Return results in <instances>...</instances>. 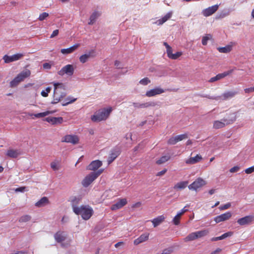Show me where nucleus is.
Returning <instances> with one entry per match:
<instances>
[{
	"instance_id": "37",
	"label": "nucleus",
	"mask_w": 254,
	"mask_h": 254,
	"mask_svg": "<svg viewBox=\"0 0 254 254\" xmlns=\"http://www.w3.org/2000/svg\"><path fill=\"white\" fill-rule=\"evenodd\" d=\"M196 239V235L195 232H192L188 235L184 239V240L186 242L189 241H192Z\"/></svg>"
},
{
	"instance_id": "23",
	"label": "nucleus",
	"mask_w": 254,
	"mask_h": 254,
	"mask_svg": "<svg viewBox=\"0 0 254 254\" xmlns=\"http://www.w3.org/2000/svg\"><path fill=\"white\" fill-rule=\"evenodd\" d=\"M30 70L29 69H25L21 71L16 76L17 78H18L19 80L21 82L23 81L26 78H27L29 76H30Z\"/></svg>"
},
{
	"instance_id": "45",
	"label": "nucleus",
	"mask_w": 254,
	"mask_h": 254,
	"mask_svg": "<svg viewBox=\"0 0 254 254\" xmlns=\"http://www.w3.org/2000/svg\"><path fill=\"white\" fill-rule=\"evenodd\" d=\"M176 136L178 142L179 141L183 140V139H187L188 137V134L187 133L178 135H176Z\"/></svg>"
},
{
	"instance_id": "16",
	"label": "nucleus",
	"mask_w": 254,
	"mask_h": 254,
	"mask_svg": "<svg viewBox=\"0 0 254 254\" xmlns=\"http://www.w3.org/2000/svg\"><path fill=\"white\" fill-rule=\"evenodd\" d=\"M164 92V90L160 88L156 87L155 88L151 89L149 91H147L146 92L145 95L147 97H152L156 95L161 94Z\"/></svg>"
},
{
	"instance_id": "43",
	"label": "nucleus",
	"mask_w": 254,
	"mask_h": 254,
	"mask_svg": "<svg viewBox=\"0 0 254 254\" xmlns=\"http://www.w3.org/2000/svg\"><path fill=\"white\" fill-rule=\"evenodd\" d=\"M211 38V35L210 34H207L206 36L202 37V44L203 45H206L208 40Z\"/></svg>"
},
{
	"instance_id": "9",
	"label": "nucleus",
	"mask_w": 254,
	"mask_h": 254,
	"mask_svg": "<svg viewBox=\"0 0 254 254\" xmlns=\"http://www.w3.org/2000/svg\"><path fill=\"white\" fill-rule=\"evenodd\" d=\"M79 141V139L77 135L71 134L65 135L62 139V142L70 143L72 144H78Z\"/></svg>"
},
{
	"instance_id": "60",
	"label": "nucleus",
	"mask_w": 254,
	"mask_h": 254,
	"mask_svg": "<svg viewBox=\"0 0 254 254\" xmlns=\"http://www.w3.org/2000/svg\"><path fill=\"white\" fill-rule=\"evenodd\" d=\"M43 67L44 69H49L51 67V65L50 64L46 63L43 64Z\"/></svg>"
},
{
	"instance_id": "34",
	"label": "nucleus",
	"mask_w": 254,
	"mask_h": 254,
	"mask_svg": "<svg viewBox=\"0 0 254 254\" xmlns=\"http://www.w3.org/2000/svg\"><path fill=\"white\" fill-rule=\"evenodd\" d=\"M209 233L207 230H203L195 232L196 239L200 238L206 236Z\"/></svg>"
},
{
	"instance_id": "39",
	"label": "nucleus",
	"mask_w": 254,
	"mask_h": 254,
	"mask_svg": "<svg viewBox=\"0 0 254 254\" xmlns=\"http://www.w3.org/2000/svg\"><path fill=\"white\" fill-rule=\"evenodd\" d=\"M21 81L19 80L18 78H17V76H16L10 82V86L11 87H14L16 86Z\"/></svg>"
},
{
	"instance_id": "32",
	"label": "nucleus",
	"mask_w": 254,
	"mask_h": 254,
	"mask_svg": "<svg viewBox=\"0 0 254 254\" xmlns=\"http://www.w3.org/2000/svg\"><path fill=\"white\" fill-rule=\"evenodd\" d=\"M100 15V12L94 11L90 17V21L88 22L89 25H92L95 22L96 19Z\"/></svg>"
},
{
	"instance_id": "49",
	"label": "nucleus",
	"mask_w": 254,
	"mask_h": 254,
	"mask_svg": "<svg viewBox=\"0 0 254 254\" xmlns=\"http://www.w3.org/2000/svg\"><path fill=\"white\" fill-rule=\"evenodd\" d=\"M233 235V232H228L227 233H225L222 235L221 236L219 237V240H223L226 238H227L228 237H230Z\"/></svg>"
},
{
	"instance_id": "53",
	"label": "nucleus",
	"mask_w": 254,
	"mask_h": 254,
	"mask_svg": "<svg viewBox=\"0 0 254 254\" xmlns=\"http://www.w3.org/2000/svg\"><path fill=\"white\" fill-rule=\"evenodd\" d=\"M245 172L246 174H248L252 173L253 172H254V166H252V167H251L250 168L246 169L245 170Z\"/></svg>"
},
{
	"instance_id": "50",
	"label": "nucleus",
	"mask_w": 254,
	"mask_h": 254,
	"mask_svg": "<svg viewBox=\"0 0 254 254\" xmlns=\"http://www.w3.org/2000/svg\"><path fill=\"white\" fill-rule=\"evenodd\" d=\"M150 82V80L149 79L148 77H145L142 79H141L139 81L140 84L146 85Z\"/></svg>"
},
{
	"instance_id": "11",
	"label": "nucleus",
	"mask_w": 254,
	"mask_h": 254,
	"mask_svg": "<svg viewBox=\"0 0 254 254\" xmlns=\"http://www.w3.org/2000/svg\"><path fill=\"white\" fill-rule=\"evenodd\" d=\"M127 203V201L126 198H120L116 203L112 205L111 206V209L112 210L119 209L126 205Z\"/></svg>"
},
{
	"instance_id": "33",
	"label": "nucleus",
	"mask_w": 254,
	"mask_h": 254,
	"mask_svg": "<svg viewBox=\"0 0 254 254\" xmlns=\"http://www.w3.org/2000/svg\"><path fill=\"white\" fill-rule=\"evenodd\" d=\"M188 181H183L178 183L176 184L174 187V189H185L188 185Z\"/></svg>"
},
{
	"instance_id": "6",
	"label": "nucleus",
	"mask_w": 254,
	"mask_h": 254,
	"mask_svg": "<svg viewBox=\"0 0 254 254\" xmlns=\"http://www.w3.org/2000/svg\"><path fill=\"white\" fill-rule=\"evenodd\" d=\"M206 182L201 178H198L188 187L190 190H196L206 185Z\"/></svg>"
},
{
	"instance_id": "54",
	"label": "nucleus",
	"mask_w": 254,
	"mask_h": 254,
	"mask_svg": "<svg viewBox=\"0 0 254 254\" xmlns=\"http://www.w3.org/2000/svg\"><path fill=\"white\" fill-rule=\"evenodd\" d=\"M141 205H142V203L140 201H138V202H137L135 203L134 204H133L131 206V208H139L141 206Z\"/></svg>"
},
{
	"instance_id": "62",
	"label": "nucleus",
	"mask_w": 254,
	"mask_h": 254,
	"mask_svg": "<svg viewBox=\"0 0 254 254\" xmlns=\"http://www.w3.org/2000/svg\"><path fill=\"white\" fill-rule=\"evenodd\" d=\"M10 254H27V253L24 252H22V251H20V252L14 251Z\"/></svg>"
},
{
	"instance_id": "36",
	"label": "nucleus",
	"mask_w": 254,
	"mask_h": 254,
	"mask_svg": "<svg viewBox=\"0 0 254 254\" xmlns=\"http://www.w3.org/2000/svg\"><path fill=\"white\" fill-rule=\"evenodd\" d=\"M156 105V103L154 102H146L145 103L139 104L138 105V108H148L149 107H154Z\"/></svg>"
},
{
	"instance_id": "15",
	"label": "nucleus",
	"mask_w": 254,
	"mask_h": 254,
	"mask_svg": "<svg viewBox=\"0 0 254 254\" xmlns=\"http://www.w3.org/2000/svg\"><path fill=\"white\" fill-rule=\"evenodd\" d=\"M254 220V216L248 215L240 218L238 220L237 222L240 225H245L249 224Z\"/></svg>"
},
{
	"instance_id": "41",
	"label": "nucleus",
	"mask_w": 254,
	"mask_h": 254,
	"mask_svg": "<svg viewBox=\"0 0 254 254\" xmlns=\"http://www.w3.org/2000/svg\"><path fill=\"white\" fill-rule=\"evenodd\" d=\"M178 142L176 136L170 137L167 141V144L169 145H175Z\"/></svg>"
},
{
	"instance_id": "26",
	"label": "nucleus",
	"mask_w": 254,
	"mask_h": 254,
	"mask_svg": "<svg viewBox=\"0 0 254 254\" xmlns=\"http://www.w3.org/2000/svg\"><path fill=\"white\" fill-rule=\"evenodd\" d=\"M172 16V13L169 12L167 13L162 18L158 19L156 22V23L159 25H162L165 22H166L168 20H169Z\"/></svg>"
},
{
	"instance_id": "57",
	"label": "nucleus",
	"mask_w": 254,
	"mask_h": 254,
	"mask_svg": "<svg viewBox=\"0 0 254 254\" xmlns=\"http://www.w3.org/2000/svg\"><path fill=\"white\" fill-rule=\"evenodd\" d=\"M240 169L238 166H234L230 169V172L231 173H235L238 172Z\"/></svg>"
},
{
	"instance_id": "40",
	"label": "nucleus",
	"mask_w": 254,
	"mask_h": 254,
	"mask_svg": "<svg viewBox=\"0 0 254 254\" xmlns=\"http://www.w3.org/2000/svg\"><path fill=\"white\" fill-rule=\"evenodd\" d=\"M51 167L54 171L58 170L60 168L59 162L53 161L51 163Z\"/></svg>"
},
{
	"instance_id": "2",
	"label": "nucleus",
	"mask_w": 254,
	"mask_h": 254,
	"mask_svg": "<svg viewBox=\"0 0 254 254\" xmlns=\"http://www.w3.org/2000/svg\"><path fill=\"white\" fill-rule=\"evenodd\" d=\"M54 90L53 104L58 103L65 96V86L62 83H54Z\"/></svg>"
},
{
	"instance_id": "51",
	"label": "nucleus",
	"mask_w": 254,
	"mask_h": 254,
	"mask_svg": "<svg viewBox=\"0 0 254 254\" xmlns=\"http://www.w3.org/2000/svg\"><path fill=\"white\" fill-rule=\"evenodd\" d=\"M80 199L76 198L74 197L72 200H71V205L72 208H73V206H77V204H78L79 202Z\"/></svg>"
},
{
	"instance_id": "63",
	"label": "nucleus",
	"mask_w": 254,
	"mask_h": 254,
	"mask_svg": "<svg viewBox=\"0 0 254 254\" xmlns=\"http://www.w3.org/2000/svg\"><path fill=\"white\" fill-rule=\"evenodd\" d=\"M25 189V187H20V188L16 189L15 190V191L22 192Z\"/></svg>"
},
{
	"instance_id": "48",
	"label": "nucleus",
	"mask_w": 254,
	"mask_h": 254,
	"mask_svg": "<svg viewBox=\"0 0 254 254\" xmlns=\"http://www.w3.org/2000/svg\"><path fill=\"white\" fill-rule=\"evenodd\" d=\"M51 88L50 87H47L46 90L42 91L41 94L43 97H46L48 96V93L50 92Z\"/></svg>"
},
{
	"instance_id": "47",
	"label": "nucleus",
	"mask_w": 254,
	"mask_h": 254,
	"mask_svg": "<svg viewBox=\"0 0 254 254\" xmlns=\"http://www.w3.org/2000/svg\"><path fill=\"white\" fill-rule=\"evenodd\" d=\"M76 98L71 99L70 97H68V98L65 99V100L64 101V102L63 105L64 106L67 105H68L69 104H70V103H72L74 102L75 101H76Z\"/></svg>"
},
{
	"instance_id": "38",
	"label": "nucleus",
	"mask_w": 254,
	"mask_h": 254,
	"mask_svg": "<svg viewBox=\"0 0 254 254\" xmlns=\"http://www.w3.org/2000/svg\"><path fill=\"white\" fill-rule=\"evenodd\" d=\"M170 159V157L169 156H162L159 159L156 161V164L158 165L162 164Z\"/></svg>"
},
{
	"instance_id": "31",
	"label": "nucleus",
	"mask_w": 254,
	"mask_h": 254,
	"mask_svg": "<svg viewBox=\"0 0 254 254\" xmlns=\"http://www.w3.org/2000/svg\"><path fill=\"white\" fill-rule=\"evenodd\" d=\"M232 45H228L224 47H218L217 50L221 53H228L232 51Z\"/></svg>"
},
{
	"instance_id": "22",
	"label": "nucleus",
	"mask_w": 254,
	"mask_h": 254,
	"mask_svg": "<svg viewBox=\"0 0 254 254\" xmlns=\"http://www.w3.org/2000/svg\"><path fill=\"white\" fill-rule=\"evenodd\" d=\"M202 159V157L200 155L197 154L195 157H190L186 160L185 162L187 164H194L200 161Z\"/></svg>"
},
{
	"instance_id": "42",
	"label": "nucleus",
	"mask_w": 254,
	"mask_h": 254,
	"mask_svg": "<svg viewBox=\"0 0 254 254\" xmlns=\"http://www.w3.org/2000/svg\"><path fill=\"white\" fill-rule=\"evenodd\" d=\"M31 216L28 215H25L21 216L19 219V222H26L30 220Z\"/></svg>"
},
{
	"instance_id": "44",
	"label": "nucleus",
	"mask_w": 254,
	"mask_h": 254,
	"mask_svg": "<svg viewBox=\"0 0 254 254\" xmlns=\"http://www.w3.org/2000/svg\"><path fill=\"white\" fill-rule=\"evenodd\" d=\"M182 215L180 214L179 213H178V214L174 217L173 219V223L175 225H178L180 223V219Z\"/></svg>"
},
{
	"instance_id": "61",
	"label": "nucleus",
	"mask_w": 254,
	"mask_h": 254,
	"mask_svg": "<svg viewBox=\"0 0 254 254\" xmlns=\"http://www.w3.org/2000/svg\"><path fill=\"white\" fill-rule=\"evenodd\" d=\"M217 80H219V79H218V77H217V75H216L215 76L211 77L209 80V82H215V81H217Z\"/></svg>"
},
{
	"instance_id": "35",
	"label": "nucleus",
	"mask_w": 254,
	"mask_h": 254,
	"mask_svg": "<svg viewBox=\"0 0 254 254\" xmlns=\"http://www.w3.org/2000/svg\"><path fill=\"white\" fill-rule=\"evenodd\" d=\"M233 69H231L227 71H225L223 73H219L217 74V77H218L219 80L225 77L226 76L231 74L233 72Z\"/></svg>"
},
{
	"instance_id": "13",
	"label": "nucleus",
	"mask_w": 254,
	"mask_h": 254,
	"mask_svg": "<svg viewBox=\"0 0 254 254\" xmlns=\"http://www.w3.org/2000/svg\"><path fill=\"white\" fill-rule=\"evenodd\" d=\"M102 165V161L96 160L92 161L90 164L87 167L86 169L91 171H95L98 170Z\"/></svg>"
},
{
	"instance_id": "14",
	"label": "nucleus",
	"mask_w": 254,
	"mask_h": 254,
	"mask_svg": "<svg viewBox=\"0 0 254 254\" xmlns=\"http://www.w3.org/2000/svg\"><path fill=\"white\" fill-rule=\"evenodd\" d=\"M121 153V149L117 147L113 149L108 157V164L111 163Z\"/></svg>"
},
{
	"instance_id": "30",
	"label": "nucleus",
	"mask_w": 254,
	"mask_h": 254,
	"mask_svg": "<svg viewBox=\"0 0 254 254\" xmlns=\"http://www.w3.org/2000/svg\"><path fill=\"white\" fill-rule=\"evenodd\" d=\"M167 56L169 59L172 60H176L181 57L183 53L182 52H177L175 54H173V50L170 51L167 54Z\"/></svg>"
},
{
	"instance_id": "19",
	"label": "nucleus",
	"mask_w": 254,
	"mask_h": 254,
	"mask_svg": "<svg viewBox=\"0 0 254 254\" xmlns=\"http://www.w3.org/2000/svg\"><path fill=\"white\" fill-rule=\"evenodd\" d=\"M22 152L19 149H9L7 151L6 156L10 158H15L20 155Z\"/></svg>"
},
{
	"instance_id": "56",
	"label": "nucleus",
	"mask_w": 254,
	"mask_h": 254,
	"mask_svg": "<svg viewBox=\"0 0 254 254\" xmlns=\"http://www.w3.org/2000/svg\"><path fill=\"white\" fill-rule=\"evenodd\" d=\"M244 91L246 93H250L254 92V86L250 88H247L244 89Z\"/></svg>"
},
{
	"instance_id": "64",
	"label": "nucleus",
	"mask_w": 254,
	"mask_h": 254,
	"mask_svg": "<svg viewBox=\"0 0 254 254\" xmlns=\"http://www.w3.org/2000/svg\"><path fill=\"white\" fill-rule=\"evenodd\" d=\"M171 250L168 249H165L163 251L162 254H168L171 253Z\"/></svg>"
},
{
	"instance_id": "46",
	"label": "nucleus",
	"mask_w": 254,
	"mask_h": 254,
	"mask_svg": "<svg viewBox=\"0 0 254 254\" xmlns=\"http://www.w3.org/2000/svg\"><path fill=\"white\" fill-rule=\"evenodd\" d=\"M49 13L47 12H43L39 15L38 20L40 21H43L49 16Z\"/></svg>"
},
{
	"instance_id": "18",
	"label": "nucleus",
	"mask_w": 254,
	"mask_h": 254,
	"mask_svg": "<svg viewBox=\"0 0 254 254\" xmlns=\"http://www.w3.org/2000/svg\"><path fill=\"white\" fill-rule=\"evenodd\" d=\"M149 234L146 233L141 235L138 238L135 239L133 241L134 245H138L140 243L144 242L148 240Z\"/></svg>"
},
{
	"instance_id": "7",
	"label": "nucleus",
	"mask_w": 254,
	"mask_h": 254,
	"mask_svg": "<svg viewBox=\"0 0 254 254\" xmlns=\"http://www.w3.org/2000/svg\"><path fill=\"white\" fill-rule=\"evenodd\" d=\"M74 67L72 64H67L62 68V69L58 71V74L61 76H63L64 74L69 76H71L74 73Z\"/></svg>"
},
{
	"instance_id": "28",
	"label": "nucleus",
	"mask_w": 254,
	"mask_h": 254,
	"mask_svg": "<svg viewBox=\"0 0 254 254\" xmlns=\"http://www.w3.org/2000/svg\"><path fill=\"white\" fill-rule=\"evenodd\" d=\"M94 53V50H91L89 52L88 54H85L81 55L79 57L80 62L82 64L86 63L88 60L89 58L92 56V54Z\"/></svg>"
},
{
	"instance_id": "20",
	"label": "nucleus",
	"mask_w": 254,
	"mask_h": 254,
	"mask_svg": "<svg viewBox=\"0 0 254 254\" xmlns=\"http://www.w3.org/2000/svg\"><path fill=\"white\" fill-rule=\"evenodd\" d=\"M45 120L52 125L61 124L63 122L62 117H47Z\"/></svg>"
},
{
	"instance_id": "24",
	"label": "nucleus",
	"mask_w": 254,
	"mask_h": 254,
	"mask_svg": "<svg viewBox=\"0 0 254 254\" xmlns=\"http://www.w3.org/2000/svg\"><path fill=\"white\" fill-rule=\"evenodd\" d=\"M80 46L79 44H74L72 47L67 49H62L61 51L63 54H68L73 52Z\"/></svg>"
},
{
	"instance_id": "8",
	"label": "nucleus",
	"mask_w": 254,
	"mask_h": 254,
	"mask_svg": "<svg viewBox=\"0 0 254 254\" xmlns=\"http://www.w3.org/2000/svg\"><path fill=\"white\" fill-rule=\"evenodd\" d=\"M236 94H237L236 92L228 91V92H226L223 93L220 96H217V97H207V98L209 99H213V100L221 99L222 100H226L229 98L233 97ZM205 97H207V96H205Z\"/></svg>"
},
{
	"instance_id": "4",
	"label": "nucleus",
	"mask_w": 254,
	"mask_h": 254,
	"mask_svg": "<svg viewBox=\"0 0 254 254\" xmlns=\"http://www.w3.org/2000/svg\"><path fill=\"white\" fill-rule=\"evenodd\" d=\"M236 120V116L232 114L231 117H229V119L223 118L222 120H216L214 121L213 124V127L215 129H219L224 127L226 126L231 124L234 123Z\"/></svg>"
},
{
	"instance_id": "59",
	"label": "nucleus",
	"mask_w": 254,
	"mask_h": 254,
	"mask_svg": "<svg viewBox=\"0 0 254 254\" xmlns=\"http://www.w3.org/2000/svg\"><path fill=\"white\" fill-rule=\"evenodd\" d=\"M59 30L56 29V30H54L52 34L51 35L50 38H53L57 36L59 34Z\"/></svg>"
},
{
	"instance_id": "5",
	"label": "nucleus",
	"mask_w": 254,
	"mask_h": 254,
	"mask_svg": "<svg viewBox=\"0 0 254 254\" xmlns=\"http://www.w3.org/2000/svg\"><path fill=\"white\" fill-rule=\"evenodd\" d=\"M103 172V169H99L96 172H92L87 175L82 181V185L84 187H88Z\"/></svg>"
},
{
	"instance_id": "1",
	"label": "nucleus",
	"mask_w": 254,
	"mask_h": 254,
	"mask_svg": "<svg viewBox=\"0 0 254 254\" xmlns=\"http://www.w3.org/2000/svg\"><path fill=\"white\" fill-rule=\"evenodd\" d=\"M73 211L76 214L80 215L85 220H89L94 213L92 208L89 205H82L80 206H73Z\"/></svg>"
},
{
	"instance_id": "3",
	"label": "nucleus",
	"mask_w": 254,
	"mask_h": 254,
	"mask_svg": "<svg viewBox=\"0 0 254 254\" xmlns=\"http://www.w3.org/2000/svg\"><path fill=\"white\" fill-rule=\"evenodd\" d=\"M112 111L111 107L100 109L91 116V119L94 122H99L106 120L109 117Z\"/></svg>"
},
{
	"instance_id": "12",
	"label": "nucleus",
	"mask_w": 254,
	"mask_h": 254,
	"mask_svg": "<svg viewBox=\"0 0 254 254\" xmlns=\"http://www.w3.org/2000/svg\"><path fill=\"white\" fill-rule=\"evenodd\" d=\"M23 55L22 54H14L11 56H8L7 55H5L3 57V59L5 63H9L10 62H12L14 61H16L20 59Z\"/></svg>"
},
{
	"instance_id": "21",
	"label": "nucleus",
	"mask_w": 254,
	"mask_h": 254,
	"mask_svg": "<svg viewBox=\"0 0 254 254\" xmlns=\"http://www.w3.org/2000/svg\"><path fill=\"white\" fill-rule=\"evenodd\" d=\"M54 238L57 242L62 243L65 240L66 235L63 231H58L55 234Z\"/></svg>"
},
{
	"instance_id": "52",
	"label": "nucleus",
	"mask_w": 254,
	"mask_h": 254,
	"mask_svg": "<svg viewBox=\"0 0 254 254\" xmlns=\"http://www.w3.org/2000/svg\"><path fill=\"white\" fill-rule=\"evenodd\" d=\"M231 206V203L228 202L223 205H222V206H220L219 208L220 210H226V209H228L229 208H230Z\"/></svg>"
},
{
	"instance_id": "29",
	"label": "nucleus",
	"mask_w": 254,
	"mask_h": 254,
	"mask_svg": "<svg viewBox=\"0 0 254 254\" xmlns=\"http://www.w3.org/2000/svg\"><path fill=\"white\" fill-rule=\"evenodd\" d=\"M52 113L51 111H46L43 113H40L38 114H29V116L31 117L32 119H34V117L36 118H40L42 117H44L46 116L49 115V114Z\"/></svg>"
},
{
	"instance_id": "27",
	"label": "nucleus",
	"mask_w": 254,
	"mask_h": 254,
	"mask_svg": "<svg viewBox=\"0 0 254 254\" xmlns=\"http://www.w3.org/2000/svg\"><path fill=\"white\" fill-rule=\"evenodd\" d=\"M165 218L164 216V215H160L153 219L152 220L153 226L154 227H156L159 225H160L162 222H163L164 221Z\"/></svg>"
},
{
	"instance_id": "55",
	"label": "nucleus",
	"mask_w": 254,
	"mask_h": 254,
	"mask_svg": "<svg viewBox=\"0 0 254 254\" xmlns=\"http://www.w3.org/2000/svg\"><path fill=\"white\" fill-rule=\"evenodd\" d=\"M163 45L165 46L166 48L167 54L172 50L171 47H170L167 42H164Z\"/></svg>"
},
{
	"instance_id": "25",
	"label": "nucleus",
	"mask_w": 254,
	"mask_h": 254,
	"mask_svg": "<svg viewBox=\"0 0 254 254\" xmlns=\"http://www.w3.org/2000/svg\"><path fill=\"white\" fill-rule=\"evenodd\" d=\"M49 203V200L47 197H43L35 203V206L38 207H41Z\"/></svg>"
},
{
	"instance_id": "10",
	"label": "nucleus",
	"mask_w": 254,
	"mask_h": 254,
	"mask_svg": "<svg viewBox=\"0 0 254 254\" xmlns=\"http://www.w3.org/2000/svg\"><path fill=\"white\" fill-rule=\"evenodd\" d=\"M232 216V213L230 211L226 212L223 214L216 216L214 220L216 223L229 220Z\"/></svg>"
},
{
	"instance_id": "17",
	"label": "nucleus",
	"mask_w": 254,
	"mask_h": 254,
	"mask_svg": "<svg viewBox=\"0 0 254 254\" xmlns=\"http://www.w3.org/2000/svg\"><path fill=\"white\" fill-rule=\"evenodd\" d=\"M218 8V5L216 4L212 6H210L202 11L203 15L207 17L215 13Z\"/></svg>"
},
{
	"instance_id": "58",
	"label": "nucleus",
	"mask_w": 254,
	"mask_h": 254,
	"mask_svg": "<svg viewBox=\"0 0 254 254\" xmlns=\"http://www.w3.org/2000/svg\"><path fill=\"white\" fill-rule=\"evenodd\" d=\"M167 169H164L163 170H162L161 171L158 172L156 174V176H163L167 172Z\"/></svg>"
}]
</instances>
